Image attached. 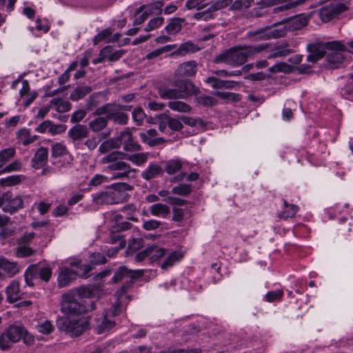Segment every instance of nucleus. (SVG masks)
<instances>
[{
  "instance_id": "obj_1",
  "label": "nucleus",
  "mask_w": 353,
  "mask_h": 353,
  "mask_svg": "<svg viewBox=\"0 0 353 353\" xmlns=\"http://www.w3.org/2000/svg\"><path fill=\"white\" fill-rule=\"evenodd\" d=\"M92 294L89 288L81 287L71 290L63 294L61 304L62 312L68 315H80L96 308L95 303L91 300H85Z\"/></svg>"
},
{
  "instance_id": "obj_2",
  "label": "nucleus",
  "mask_w": 353,
  "mask_h": 353,
  "mask_svg": "<svg viewBox=\"0 0 353 353\" xmlns=\"http://www.w3.org/2000/svg\"><path fill=\"white\" fill-rule=\"evenodd\" d=\"M268 46V44L234 46L217 55L214 63H223L233 67L240 66L247 61L250 56L264 51Z\"/></svg>"
},
{
  "instance_id": "obj_3",
  "label": "nucleus",
  "mask_w": 353,
  "mask_h": 353,
  "mask_svg": "<svg viewBox=\"0 0 353 353\" xmlns=\"http://www.w3.org/2000/svg\"><path fill=\"white\" fill-rule=\"evenodd\" d=\"M143 272V270H132L125 266H121L114 272L112 278V282L118 283L124 279L125 282L114 294L116 301L114 303L113 316L119 314L121 311L120 307L125 303L126 301H129V296L125 294L133 283L134 279L141 277Z\"/></svg>"
},
{
  "instance_id": "obj_4",
  "label": "nucleus",
  "mask_w": 353,
  "mask_h": 353,
  "mask_svg": "<svg viewBox=\"0 0 353 353\" xmlns=\"http://www.w3.org/2000/svg\"><path fill=\"white\" fill-rule=\"evenodd\" d=\"M125 160L124 152L118 151L112 152L101 159L102 163L108 164L105 170L110 174V179H124L130 172H135Z\"/></svg>"
},
{
  "instance_id": "obj_5",
  "label": "nucleus",
  "mask_w": 353,
  "mask_h": 353,
  "mask_svg": "<svg viewBox=\"0 0 353 353\" xmlns=\"http://www.w3.org/2000/svg\"><path fill=\"white\" fill-rule=\"evenodd\" d=\"M199 92V88L188 79L175 81L172 88L161 86L158 91L159 96L163 99H186L189 96L196 94Z\"/></svg>"
},
{
  "instance_id": "obj_6",
  "label": "nucleus",
  "mask_w": 353,
  "mask_h": 353,
  "mask_svg": "<svg viewBox=\"0 0 353 353\" xmlns=\"http://www.w3.org/2000/svg\"><path fill=\"white\" fill-rule=\"evenodd\" d=\"M92 270V266L85 264L83 267V272L75 270L70 268L64 266L59 270L57 276V283L59 288H64L69 285L79 276L81 277H87V274Z\"/></svg>"
},
{
  "instance_id": "obj_7",
  "label": "nucleus",
  "mask_w": 353,
  "mask_h": 353,
  "mask_svg": "<svg viewBox=\"0 0 353 353\" xmlns=\"http://www.w3.org/2000/svg\"><path fill=\"white\" fill-rule=\"evenodd\" d=\"M58 326L60 330L69 333L71 336H78L88 328V322L81 317L66 318L60 320Z\"/></svg>"
},
{
  "instance_id": "obj_8",
  "label": "nucleus",
  "mask_w": 353,
  "mask_h": 353,
  "mask_svg": "<svg viewBox=\"0 0 353 353\" xmlns=\"http://www.w3.org/2000/svg\"><path fill=\"white\" fill-rule=\"evenodd\" d=\"M327 60L332 68H337L345 59V54L350 52L345 45L339 41L327 42Z\"/></svg>"
},
{
  "instance_id": "obj_9",
  "label": "nucleus",
  "mask_w": 353,
  "mask_h": 353,
  "mask_svg": "<svg viewBox=\"0 0 353 353\" xmlns=\"http://www.w3.org/2000/svg\"><path fill=\"white\" fill-rule=\"evenodd\" d=\"M25 327L23 325H11L0 336V349L8 350L11 343H17L24 334Z\"/></svg>"
},
{
  "instance_id": "obj_10",
  "label": "nucleus",
  "mask_w": 353,
  "mask_h": 353,
  "mask_svg": "<svg viewBox=\"0 0 353 353\" xmlns=\"http://www.w3.org/2000/svg\"><path fill=\"white\" fill-rule=\"evenodd\" d=\"M94 114L101 116L103 114L107 115L108 119L112 121L114 123L125 125L128 121V116L123 112H121L116 108L115 104L108 103L102 107L97 108Z\"/></svg>"
},
{
  "instance_id": "obj_11",
  "label": "nucleus",
  "mask_w": 353,
  "mask_h": 353,
  "mask_svg": "<svg viewBox=\"0 0 353 353\" xmlns=\"http://www.w3.org/2000/svg\"><path fill=\"white\" fill-rule=\"evenodd\" d=\"M347 10L348 6L345 3H331L322 6L318 13L323 22H328Z\"/></svg>"
},
{
  "instance_id": "obj_12",
  "label": "nucleus",
  "mask_w": 353,
  "mask_h": 353,
  "mask_svg": "<svg viewBox=\"0 0 353 353\" xmlns=\"http://www.w3.org/2000/svg\"><path fill=\"white\" fill-rule=\"evenodd\" d=\"M26 196L13 195L12 192L8 191L2 194V199L4 200L3 211L7 213L13 214L18 210L23 209L24 206V199Z\"/></svg>"
},
{
  "instance_id": "obj_13",
  "label": "nucleus",
  "mask_w": 353,
  "mask_h": 353,
  "mask_svg": "<svg viewBox=\"0 0 353 353\" xmlns=\"http://www.w3.org/2000/svg\"><path fill=\"white\" fill-rule=\"evenodd\" d=\"M132 190V187L126 183H114L109 190L112 204L122 203L128 200L129 195L127 191Z\"/></svg>"
},
{
  "instance_id": "obj_14",
  "label": "nucleus",
  "mask_w": 353,
  "mask_h": 353,
  "mask_svg": "<svg viewBox=\"0 0 353 353\" xmlns=\"http://www.w3.org/2000/svg\"><path fill=\"white\" fill-rule=\"evenodd\" d=\"M117 139L119 148L123 145L125 151L136 152L141 149V145L134 140L132 134L129 130L122 132Z\"/></svg>"
},
{
  "instance_id": "obj_15",
  "label": "nucleus",
  "mask_w": 353,
  "mask_h": 353,
  "mask_svg": "<svg viewBox=\"0 0 353 353\" xmlns=\"http://www.w3.org/2000/svg\"><path fill=\"white\" fill-rule=\"evenodd\" d=\"M309 54L307 60L312 63H314L319 59H321L324 54H327V43H316L307 46Z\"/></svg>"
},
{
  "instance_id": "obj_16",
  "label": "nucleus",
  "mask_w": 353,
  "mask_h": 353,
  "mask_svg": "<svg viewBox=\"0 0 353 353\" xmlns=\"http://www.w3.org/2000/svg\"><path fill=\"white\" fill-rule=\"evenodd\" d=\"M269 46L265 50L269 52L267 56L268 59H275L285 57L293 52V50L290 48L288 43L274 44L273 46L267 43Z\"/></svg>"
},
{
  "instance_id": "obj_17",
  "label": "nucleus",
  "mask_w": 353,
  "mask_h": 353,
  "mask_svg": "<svg viewBox=\"0 0 353 353\" xmlns=\"http://www.w3.org/2000/svg\"><path fill=\"white\" fill-rule=\"evenodd\" d=\"M89 134L88 128L83 124H76L68 131V137L76 145L82 139L86 138Z\"/></svg>"
},
{
  "instance_id": "obj_18",
  "label": "nucleus",
  "mask_w": 353,
  "mask_h": 353,
  "mask_svg": "<svg viewBox=\"0 0 353 353\" xmlns=\"http://www.w3.org/2000/svg\"><path fill=\"white\" fill-rule=\"evenodd\" d=\"M0 270L5 276V279L11 278L19 273L20 268L17 262L10 261L6 258L0 257Z\"/></svg>"
},
{
  "instance_id": "obj_19",
  "label": "nucleus",
  "mask_w": 353,
  "mask_h": 353,
  "mask_svg": "<svg viewBox=\"0 0 353 353\" xmlns=\"http://www.w3.org/2000/svg\"><path fill=\"white\" fill-rule=\"evenodd\" d=\"M197 70V63L195 61H189L180 64L174 74L177 77H192L195 75Z\"/></svg>"
},
{
  "instance_id": "obj_20",
  "label": "nucleus",
  "mask_w": 353,
  "mask_h": 353,
  "mask_svg": "<svg viewBox=\"0 0 353 353\" xmlns=\"http://www.w3.org/2000/svg\"><path fill=\"white\" fill-rule=\"evenodd\" d=\"M8 302L13 303L22 299V294L19 288V283L12 281L5 290Z\"/></svg>"
},
{
  "instance_id": "obj_21",
  "label": "nucleus",
  "mask_w": 353,
  "mask_h": 353,
  "mask_svg": "<svg viewBox=\"0 0 353 353\" xmlns=\"http://www.w3.org/2000/svg\"><path fill=\"white\" fill-rule=\"evenodd\" d=\"M157 135V131L155 129H150L146 132L139 133V137L144 143H147L150 146H154L165 143V140L163 137L154 138Z\"/></svg>"
},
{
  "instance_id": "obj_22",
  "label": "nucleus",
  "mask_w": 353,
  "mask_h": 353,
  "mask_svg": "<svg viewBox=\"0 0 353 353\" xmlns=\"http://www.w3.org/2000/svg\"><path fill=\"white\" fill-rule=\"evenodd\" d=\"M163 168L157 163H150L141 174V176L145 181H150L163 174Z\"/></svg>"
},
{
  "instance_id": "obj_23",
  "label": "nucleus",
  "mask_w": 353,
  "mask_h": 353,
  "mask_svg": "<svg viewBox=\"0 0 353 353\" xmlns=\"http://www.w3.org/2000/svg\"><path fill=\"white\" fill-rule=\"evenodd\" d=\"M48 150L47 148L41 147L36 152L32 160V165L35 169H39L43 167L48 161Z\"/></svg>"
},
{
  "instance_id": "obj_24",
  "label": "nucleus",
  "mask_w": 353,
  "mask_h": 353,
  "mask_svg": "<svg viewBox=\"0 0 353 353\" xmlns=\"http://www.w3.org/2000/svg\"><path fill=\"white\" fill-rule=\"evenodd\" d=\"M114 325V322L110 319L107 314H103L100 318L96 319V326L99 334L110 330Z\"/></svg>"
},
{
  "instance_id": "obj_25",
  "label": "nucleus",
  "mask_w": 353,
  "mask_h": 353,
  "mask_svg": "<svg viewBox=\"0 0 353 353\" xmlns=\"http://www.w3.org/2000/svg\"><path fill=\"white\" fill-rule=\"evenodd\" d=\"M265 28L268 40L284 37L287 33V29L283 26H276L274 24L273 26H265Z\"/></svg>"
},
{
  "instance_id": "obj_26",
  "label": "nucleus",
  "mask_w": 353,
  "mask_h": 353,
  "mask_svg": "<svg viewBox=\"0 0 353 353\" xmlns=\"http://www.w3.org/2000/svg\"><path fill=\"white\" fill-rule=\"evenodd\" d=\"M124 158H125V160L130 161L137 166H142L148 161V153L141 152L131 154L124 153Z\"/></svg>"
},
{
  "instance_id": "obj_27",
  "label": "nucleus",
  "mask_w": 353,
  "mask_h": 353,
  "mask_svg": "<svg viewBox=\"0 0 353 353\" xmlns=\"http://www.w3.org/2000/svg\"><path fill=\"white\" fill-rule=\"evenodd\" d=\"M149 211L152 216L162 218H167L170 214V208L166 205L157 203L152 205L149 208Z\"/></svg>"
},
{
  "instance_id": "obj_28",
  "label": "nucleus",
  "mask_w": 353,
  "mask_h": 353,
  "mask_svg": "<svg viewBox=\"0 0 353 353\" xmlns=\"http://www.w3.org/2000/svg\"><path fill=\"white\" fill-rule=\"evenodd\" d=\"M92 90L89 85L76 87L70 94V99L73 101H77L90 93Z\"/></svg>"
},
{
  "instance_id": "obj_29",
  "label": "nucleus",
  "mask_w": 353,
  "mask_h": 353,
  "mask_svg": "<svg viewBox=\"0 0 353 353\" xmlns=\"http://www.w3.org/2000/svg\"><path fill=\"white\" fill-rule=\"evenodd\" d=\"M183 257V254L179 251L170 252L166 257L165 260L161 264V268L166 270L172 267L174 263L179 262Z\"/></svg>"
},
{
  "instance_id": "obj_30",
  "label": "nucleus",
  "mask_w": 353,
  "mask_h": 353,
  "mask_svg": "<svg viewBox=\"0 0 353 353\" xmlns=\"http://www.w3.org/2000/svg\"><path fill=\"white\" fill-rule=\"evenodd\" d=\"M124 54L123 50H116L112 52V48L107 46L101 51V54L103 59H107L110 61H116L119 60Z\"/></svg>"
},
{
  "instance_id": "obj_31",
  "label": "nucleus",
  "mask_w": 353,
  "mask_h": 353,
  "mask_svg": "<svg viewBox=\"0 0 353 353\" xmlns=\"http://www.w3.org/2000/svg\"><path fill=\"white\" fill-rule=\"evenodd\" d=\"M183 167V163L179 159H170L165 163L164 170L169 175L179 172Z\"/></svg>"
},
{
  "instance_id": "obj_32",
  "label": "nucleus",
  "mask_w": 353,
  "mask_h": 353,
  "mask_svg": "<svg viewBox=\"0 0 353 353\" xmlns=\"http://www.w3.org/2000/svg\"><path fill=\"white\" fill-rule=\"evenodd\" d=\"M108 117H99L89 122V128L94 132H99L105 129L108 125Z\"/></svg>"
},
{
  "instance_id": "obj_33",
  "label": "nucleus",
  "mask_w": 353,
  "mask_h": 353,
  "mask_svg": "<svg viewBox=\"0 0 353 353\" xmlns=\"http://www.w3.org/2000/svg\"><path fill=\"white\" fill-rule=\"evenodd\" d=\"M145 8V6L143 5L135 10L134 19L133 21L134 25H140L143 23L148 17L152 14L151 10H143Z\"/></svg>"
},
{
  "instance_id": "obj_34",
  "label": "nucleus",
  "mask_w": 353,
  "mask_h": 353,
  "mask_svg": "<svg viewBox=\"0 0 353 353\" xmlns=\"http://www.w3.org/2000/svg\"><path fill=\"white\" fill-rule=\"evenodd\" d=\"M246 36L250 40L252 41L268 40L265 27L248 31L246 34Z\"/></svg>"
},
{
  "instance_id": "obj_35",
  "label": "nucleus",
  "mask_w": 353,
  "mask_h": 353,
  "mask_svg": "<svg viewBox=\"0 0 353 353\" xmlns=\"http://www.w3.org/2000/svg\"><path fill=\"white\" fill-rule=\"evenodd\" d=\"M92 197L93 202L97 205H112L109 190L93 194Z\"/></svg>"
},
{
  "instance_id": "obj_36",
  "label": "nucleus",
  "mask_w": 353,
  "mask_h": 353,
  "mask_svg": "<svg viewBox=\"0 0 353 353\" xmlns=\"http://www.w3.org/2000/svg\"><path fill=\"white\" fill-rule=\"evenodd\" d=\"M50 106L59 112H66L71 109L72 104L61 99H53L50 101Z\"/></svg>"
},
{
  "instance_id": "obj_37",
  "label": "nucleus",
  "mask_w": 353,
  "mask_h": 353,
  "mask_svg": "<svg viewBox=\"0 0 353 353\" xmlns=\"http://www.w3.org/2000/svg\"><path fill=\"white\" fill-rule=\"evenodd\" d=\"M19 141L24 145H28L37 139L36 135H32L29 129L23 128L17 132Z\"/></svg>"
},
{
  "instance_id": "obj_38",
  "label": "nucleus",
  "mask_w": 353,
  "mask_h": 353,
  "mask_svg": "<svg viewBox=\"0 0 353 353\" xmlns=\"http://www.w3.org/2000/svg\"><path fill=\"white\" fill-rule=\"evenodd\" d=\"M203 9L208 12L210 14H214V12L223 9L227 7V3L225 0H216L214 1H211L208 3H203Z\"/></svg>"
},
{
  "instance_id": "obj_39",
  "label": "nucleus",
  "mask_w": 353,
  "mask_h": 353,
  "mask_svg": "<svg viewBox=\"0 0 353 353\" xmlns=\"http://www.w3.org/2000/svg\"><path fill=\"white\" fill-rule=\"evenodd\" d=\"M283 204L284 208L280 212L279 216L285 219L294 216L299 210V207L293 204H289L286 201H284Z\"/></svg>"
},
{
  "instance_id": "obj_40",
  "label": "nucleus",
  "mask_w": 353,
  "mask_h": 353,
  "mask_svg": "<svg viewBox=\"0 0 353 353\" xmlns=\"http://www.w3.org/2000/svg\"><path fill=\"white\" fill-rule=\"evenodd\" d=\"M23 175H11L4 178L0 179V186L1 187H8L17 185L24 179Z\"/></svg>"
},
{
  "instance_id": "obj_41",
  "label": "nucleus",
  "mask_w": 353,
  "mask_h": 353,
  "mask_svg": "<svg viewBox=\"0 0 353 353\" xmlns=\"http://www.w3.org/2000/svg\"><path fill=\"white\" fill-rule=\"evenodd\" d=\"M183 22V19L179 18L172 19L165 27L167 33L169 34H175L178 33L181 30Z\"/></svg>"
},
{
  "instance_id": "obj_42",
  "label": "nucleus",
  "mask_w": 353,
  "mask_h": 353,
  "mask_svg": "<svg viewBox=\"0 0 353 353\" xmlns=\"http://www.w3.org/2000/svg\"><path fill=\"white\" fill-rule=\"evenodd\" d=\"M16 154V150L10 147L0 151V169L3 168Z\"/></svg>"
},
{
  "instance_id": "obj_43",
  "label": "nucleus",
  "mask_w": 353,
  "mask_h": 353,
  "mask_svg": "<svg viewBox=\"0 0 353 353\" xmlns=\"http://www.w3.org/2000/svg\"><path fill=\"white\" fill-rule=\"evenodd\" d=\"M168 106L172 110L180 112H188L191 110V107L186 103L181 101H170L168 103Z\"/></svg>"
},
{
  "instance_id": "obj_44",
  "label": "nucleus",
  "mask_w": 353,
  "mask_h": 353,
  "mask_svg": "<svg viewBox=\"0 0 353 353\" xmlns=\"http://www.w3.org/2000/svg\"><path fill=\"white\" fill-rule=\"evenodd\" d=\"M118 143L117 138L105 140L99 145V151L101 153H106L112 149L119 148V143Z\"/></svg>"
},
{
  "instance_id": "obj_45",
  "label": "nucleus",
  "mask_w": 353,
  "mask_h": 353,
  "mask_svg": "<svg viewBox=\"0 0 353 353\" xmlns=\"http://www.w3.org/2000/svg\"><path fill=\"white\" fill-rule=\"evenodd\" d=\"M149 257L152 261H157L165 254V250L157 245H152L148 247Z\"/></svg>"
},
{
  "instance_id": "obj_46",
  "label": "nucleus",
  "mask_w": 353,
  "mask_h": 353,
  "mask_svg": "<svg viewBox=\"0 0 353 353\" xmlns=\"http://www.w3.org/2000/svg\"><path fill=\"white\" fill-rule=\"evenodd\" d=\"M52 156L54 157L67 155L69 152L65 144L63 143H55L52 145Z\"/></svg>"
},
{
  "instance_id": "obj_47",
  "label": "nucleus",
  "mask_w": 353,
  "mask_h": 353,
  "mask_svg": "<svg viewBox=\"0 0 353 353\" xmlns=\"http://www.w3.org/2000/svg\"><path fill=\"white\" fill-rule=\"evenodd\" d=\"M22 169V163L19 159H16L0 170V174L12 172H18Z\"/></svg>"
},
{
  "instance_id": "obj_48",
  "label": "nucleus",
  "mask_w": 353,
  "mask_h": 353,
  "mask_svg": "<svg viewBox=\"0 0 353 353\" xmlns=\"http://www.w3.org/2000/svg\"><path fill=\"white\" fill-rule=\"evenodd\" d=\"M192 192V186L190 184H180L172 188L171 192L180 196H187Z\"/></svg>"
},
{
  "instance_id": "obj_49",
  "label": "nucleus",
  "mask_w": 353,
  "mask_h": 353,
  "mask_svg": "<svg viewBox=\"0 0 353 353\" xmlns=\"http://www.w3.org/2000/svg\"><path fill=\"white\" fill-rule=\"evenodd\" d=\"M290 65L284 62L277 63L269 68L268 70L272 73L285 72L288 73L291 71Z\"/></svg>"
},
{
  "instance_id": "obj_50",
  "label": "nucleus",
  "mask_w": 353,
  "mask_h": 353,
  "mask_svg": "<svg viewBox=\"0 0 353 353\" xmlns=\"http://www.w3.org/2000/svg\"><path fill=\"white\" fill-rule=\"evenodd\" d=\"M254 0H235L231 5V9L241 10L246 9L252 6Z\"/></svg>"
},
{
  "instance_id": "obj_51",
  "label": "nucleus",
  "mask_w": 353,
  "mask_h": 353,
  "mask_svg": "<svg viewBox=\"0 0 353 353\" xmlns=\"http://www.w3.org/2000/svg\"><path fill=\"white\" fill-rule=\"evenodd\" d=\"M132 115L134 121L137 123V125H142L144 119L146 117V115L141 108H137L134 109Z\"/></svg>"
},
{
  "instance_id": "obj_52",
  "label": "nucleus",
  "mask_w": 353,
  "mask_h": 353,
  "mask_svg": "<svg viewBox=\"0 0 353 353\" xmlns=\"http://www.w3.org/2000/svg\"><path fill=\"white\" fill-rule=\"evenodd\" d=\"M17 248V256L21 258L28 257L32 256L35 250L32 248L26 246V245H18Z\"/></svg>"
},
{
  "instance_id": "obj_53",
  "label": "nucleus",
  "mask_w": 353,
  "mask_h": 353,
  "mask_svg": "<svg viewBox=\"0 0 353 353\" xmlns=\"http://www.w3.org/2000/svg\"><path fill=\"white\" fill-rule=\"evenodd\" d=\"M35 268L36 274L45 281H48L52 276V269L49 267Z\"/></svg>"
},
{
  "instance_id": "obj_54",
  "label": "nucleus",
  "mask_w": 353,
  "mask_h": 353,
  "mask_svg": "<svg viewBox=\"0 0 353 353\" xmlns=\"http://www.w3.org/2000/svg\"><path fill=\"white\" fill-rule=\"evenodd\" d=\"M37 329L40 333L49 334L54 330V326L50 321L45 320L43 322H41L37 325Z\"/></svg>"
},
{
  "instance_id": "obj_55",
  "label": "nucleus",
  "mask_w": 353,
  "mask_h": 353,
  "mask_svg": "<svg viewBox=\"0 0 353 353\" xmlns=\"http://www.w3.org/2000/svg\"><path fill=\"white\" fill-rule=\"evenodd\" d=\"M48 128V133L51 135L60 134L64 132L66 130V126L63 124H55L50 120V125Z\"/></svg>"
},
{
  "instance_id": "obj_56",
  "label": "nucleus",
  "mask_w": 353,
  "mask_h": 353,
  "mask_svg": "<svg viewBox=\"0 0 353 353\" xmlns=\"http://www.w3.org/2000/svg\"><path fill=\"white\" fill-rule=\"evenodd\" d=\"M166 119L168 120V126L172 130L180 131L183 129V123L180 119L171 118L169 116H167Z\"/></svg>"
},
{
  "instance_id": "obj_57",
  "label": "nucleus",
  "mask_w": 353,
  "mask_h": 353,
  "mask_svg": "<svg viewBox=\"0 0 353 353\" xmlns=\"http://www.w3.org/2000/svg\"><path fill=\"white\" fill-rule=\"evenodd\" d=\"M110 176H107L103 174H95L89 182V185L98 186L103 183H108L110 181Z\"/></svg>"
},
{
  "instance_id": "obj_58",
  "label": "nucleus",
  "mask_w": 353,
  "mask_h": 353,
  "mask_svg": "<svg viewBox=\"0 0 353 353\" xmlns=\"http://www.w3.org/2000/svg\"><path fill=\"white\" fill-rule=\"evenodd\" d=\"M164 21V19L161 17H157L152 19L149 21L147 26L145 28L146 32L153 30L159 26H161Z\"/></svg>"
},
{
  "instance_id": "obj_59",
  "label": "nucleus",
  "mask_w": 353,
  "mask_h": 353,
  "mask_svg": "<svg viewBox=\"0 0 353 353\" xmlns=\"http://www.w3.org/2000/svg\"><path fill=\"white\" fill-rule=\"evenodd\" d=\"M283 291L281 290H277L275 291L268 292L265 294V299L266 301L271 303V302H274L275 301L280 300L281 299V297L283 296Z\"/></svg>"
},
{
  "instance_id": "obj_60",
  "label": "nucleus",
  "mask_w": 353,
  "mask_h": 353,
  "mask_svg": "<svg viewBox=\"0 0 353 353\" xmlns=\"http://www.w3.org/2000/svg\"><path fill=\"white\" fill-rule=\"evenodd\" d=\"M195 52V46L191 42H186L182 43L178 48L177 52L179 54L183 55L188 52Z\"/></svg>"
},
{
  "instance_id": "obj_61",
  "label": "nucleus",
  "mask_w": 353,
  "mask_h": 353,
  "mask_svg": "<svg viewBox=\"0 0 353 353\" xmlns=\"http://www.w3.org/2000/svg\"><path fill=\"white\" fill-rule=\"evenodd\" d=\"M35 234L32 232H25L21 237L17 239L18 245H27L29 244L34 238Z\"/></svg>"
},
{
  "instance_id": "obj_62",
  "label": "nucleus",
  "mask_w": 353,
  "mask_h": 353,
  "mask_svg": "<svg viewBox=\"0 0 353 353\" xmlns=\"http://www.w3.org/2000/svg\"><path fill=\"white\" fill-rule=\"evenodd\" d=\"M111 34V30L109 28H106L102 30L101 32L94 36L93 39L94 45H97L101 41L110 37Z\"/></svg>"
},
{
  "instance_id": "obj_63",
  "label": "nucleus",
  "mask_w": 353,
  "mask_h": 353,
  "mask_svg": "<svg viewBox=\"0 0 353 353\" xmlns=\"http://www.w3.org/2000/svg\"><path fill=\"white\" fill-rule=\"evenodd\" d=\"M205 0H188L185 3V7L188 10L196 8L200 10L203 9V3Z\"/></svg>"
},
{
  "instance_id": "obj_64",
  "label": "nucleus",
  "mask_w": 353,
  "mask_h": 353,
  "mask_svg": "<svg viewBox=\"0 0 353 353\" xmlns=\"http://www.w3.org/2000/svg\"><path fill=\"white\" fill-rule=\"evenodd\" d=\"M161 225V222L154 219H150L144 221L143 224V228L145 230H154L159 228Z\"/></svg>"
}]
</instances>
